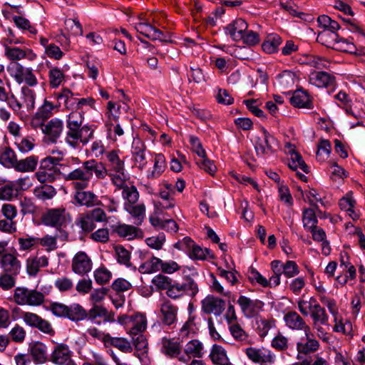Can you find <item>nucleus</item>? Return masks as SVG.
I'll return each mask as SVG.
<instances>
[{"label":"nucleus","instance_id":"obj_63","mask_svg":"<svg viewBox=\"0 0 365 365\" xmlns=\"http://www.w3.org/2000/svg\"><path fill=\"white\" fill-rule=\"evenodd\" d=\"M299 273V267L294 261L289 260L283 265L282 274L287 278L293 277Z\"/></svg>","mask_w":365,"mask_h":365},{"label":"nucleus","instance_id":"obj_38","mask_svg":"<svg viewBox=\"0 0 365 365\" xmlns=\"http://www.w3.org/2000/svg\"><path fill=\"white\" fill-rule=\"evenodd\" d=\"M185 353L194 358H201L203 355V345L197 339L188 341L184 349Z\"/></svg>","mask_w":365,"mask_h":365},{"label":"nucleus","instance_id":"obj_22","mask_svg":"<svg viewBox=\"0 0 365 365\" xmlns=\"http://www.w3.org/2000/svg\"><path fill=\"white\" fill-rule=\"evenodd\" d=\"M306 341H300L297 343V350L298 352L297 359H299L300 354H309L317 351L319 348V343L317 340L313 338V334L311 332L305 334Z\"/></svg>","mask_w":365,"mask_h":365},{"label":"nucleus","instance_id":"obj_45","mask_svg":"<svg viewBox=\"0 0 365 365\" xmlns=\"http://www.w3.org/2000/svg\"><path fill=\"white\" fill-rule=\"evenodd\" d=\"M31 289L26 287H16L14 290V300L19 305H29Z\"/></svg>","mask_w":365,"mask_h":365},{"label":"nucleus","instance_id":"obj_54","mask_svg":"<svg viewBox=\"0 0 365 365\" xmlns=\"http://www.w3.org/2000/svg\"><path fill=\"white\" fill-rule=\"evenodd\" d=\"M123 197L127 200L126 204L134 205L138 200L139 193L135 186H125L123 190Z\"/></svg>","mask_w":365,"mask_h":365},{"label":"nucleus","instance_id":"obj_30","mask_svg":"<svg viewBox=\"0 0 365 365\" xmlns=\"http://www.w3.org/2000/svg\"><path fill=\"white\" fill-rule=\"evenodd\" d=\"M87 317L86 310L79 304L73 303L67 305L66 318L73 322H79L86 319Z\"/></svg>","mask_w":365,"mask_h":365},{"label":"nucleus","instance_id":"obj_50","mask_svg":"<svg viewBox=\"0 0 365 365\" xmlns=\"http://www.w3.org/2000/svg\"><path fill=\"white\" fill-rule=\"evenodd\" d=\"M112 277V273L106 267H101L94 271V279L97 284L103 285L108 283Z\"/></svg>","mask_w":365,"mask_h":365},{"label":"nucleus","instance_id":"obj_48","mask_svg":"<svg viewBox=\"0 0 365 365\" xmlns=\"http://www.w3.org/2000/svg\"><path fill=\"white\" fill-rule=\"evenodd\" d=\"M36 197L42 200H50L56 194L55 188L48 185H43L36 187L34 190Z\"/></svg>","mask_w":365,"mask_h":365},{"label":"nucleus","instance_id":"obj_3","mask_svg":"<svg viewBox=\"0 0 365 365\" xmlns=\"http://www.w3.org/2000/svg\"><path fill=\"white\" fill-rule=\"evenodd\" d=\"M299 312L304 316L310 314L313 320V325H328L329 316L326 310L317 301L314 297H310L309 300L300 299L297 301Z\"/></svg>","mask_w":365,"mask_h":365},{"label":"nucleus","instance_id":"obj_27","mask_svg":"<svg viewBox=\"0 0 365 365\" xmlns=\"http://www.w3.org/2000/svg\"><path fill=\"white\" fill-rule=\"evenodd\" d=\"M103 341L106 346H113L124 353H130L133 351L130 343L125 338L113 337L109 334H106L103 335Z\"/></svg>","mask_w":365,"mask_h":365},{"label":"nucleus","instance_id":"obj_39","mask_svg":"<svg viewBox=\"0 0 365 365\" xmlns=\"http://www.w3.org/2000/svg\"><path fill=\"white\" fill-rule=\"evenodd\" d=\"M282 43V38L277 34H272L263 42L262 48L267 53H273L278 51L279 45Z\"/></svg>","mask_w":365,"mask_h":365},{"label":"nucleus","instance_id":"obj_11","mask_svg":"<svg viewBox=\"0 0 365 365\" xmlns=\"http://www.w3.org/2000/svg\"><path fill=\"white\" fill-rule=\"evenodd\" d=\"M72 351L66 344H57L51 355V361L57 365H76L72 360Z\"/></svg>","mask_w":365,"mask_h":365},{"label":"nucleus","instance_id":"obj_12","mask_svg":"<svg viewBox=\"0 0 365 365\" xmlns=\"http://www.w3.org/2000/svg\"><path fill=\"white\" fill-rule=\"evenodd\" d=\"M245 354L252 362L260 364H272L275 361V355L269 350L248 347Z\"/></svg>","mask_w":365,"mask_h":365},{"label":"nucleus","instance_id":"obj_58","mask_svg":"<svg viewBox=\"0 0 365 365\" xmlns=\"http://www.w3.org/2000/svg\"><path fill=\"white\" fill-rule=\"evenodd\" d=\"M331 143L327 140H322L318 145L317 151V158L319 160H324L325 158H328L331 152Z\"/></svg>","mask_w":365,"mask_h":365},{"label":"nucleus","instance_id":"obj_64","mask_svg":"<svg viewBox=\"0 0 365 365\" xmlns=\"http://www.w3.org/2000/svg\"><path fill=\"white\" fill-rule=\"evenodd\" d=\"M55 287L61 292L71 290L73 287V281L66 277H59L54 282Z\"/></svg>","mask_w":365,"mask_h":365},{"label":"nucleus","instance_id":"obj_17","mask_svg":"<svg viewBox=\"0 0 365 365\" xmlns=\"http://www.w3.org/2000/svg\"><path fill=\"white\" fill-rule=\"evenodd\" d=\"M63 128V121L58 118H53L41 127V130L50 142L56 143L60 137Z\"/></svg>","mask_w":365,"mask_h":365},{"label":"nucleus","instance_id":"obj_1","mask_svg":"<svg viewBox=\"0 0 365 365\" xmlns=\"http://www.w3.org/2000/svg\"><path fill=\"white\" fill-rule=\"evenodd\" d=\"M93 174L98 179H104L108 175L106 167L96 160H88L82 163L81 166L64 175V180L72 181L75 190H85L88 187Z\"/></svg>","mask_w":365,"mask_h":365},{"label":"nucleus","instance_id":"obj_59","mask_svg":"<svg viewBox=\"0 0 365 365\" xmlns=\"http://www.w3.org/2000/svg\"><path fill=\"white\" fill-rule=\"evenodd\" d=\"M152 283L158 289L168 290L172 287V279L162 274H159L153 277Z\"/></svg>","mask_w":365,"mask_h":365},{"label":"nucleus","instance_id":"obj_20","mask_svg":"<svg viewBox=\"0 0 365 365\" xmlns=\"http://www.w3.org/2000/svg\"><path fill=\"white\" fill-rule=\"evenodd\" d=\"M248 25L242 19H237L225 27V32L235 41H238L243 38V34L247 31Z\"/></svg>","mask_w":365,"mask_h":365},{"label":"nucleus","instance_id":"obj_35","mask_svg":"<svg viewBox=\"0 0 365 365\" xmlns=\"http://www.w3.org/2000/svg\"><path fill=\"white\" fill-rule=\"evenodd\" d=\"M38 161V158L35 155H31L25 159L17 160L14 169L19 172H32L35 170Z\"/></svg>","mask_w":365,"mask_h":365},{"label":"nucleus","instance_id":"obj_4","mask_svg":"<svg viewBox=\"0 0 365 365\" xmlns=\"http://www.w3.org/2000/svg\"><path fill=\"white\" fill-rule=\"evenodd\" d=\"M107 222L105 211L99 207L80 215L76 225L85 232H91L96 228V222Z\"/></svg>","mask_w":365,"mask_h":365},{"label":"nucleus","instance_id":"obj_51","mask_svg":"<svg viewBox=\"0 0 365 365\" xmlns=\"http://www.w3.org/2000/svg\"><path fill=\"white\" fill-rule=\"evenodd\" d=\"M271 346L279 351H284L289 347V339L287 337L279 332L272 340Z\"/></svg>","mask_w":365,"mask_h":365},{"label":"nucleus","instance_id":"obj_5","mask_svg":"<svg viewBox=\"0 0 365 365\" xmlns=\"http://www.w3.org/2000/svg\"><path fill=\"white\" fill-rule=\"evenodd\" d=\"M10 76L14 78L16 83H26L29 86H35L38 83L37 78L31 68L23 66L18 62H11L7 68Z\"/></svg>","mask_w":365,"mask_h":365},{"label":"nucleus","instance_id":"obj_37","mask_svg":"<svg viewBox=\"0 0 365 365\" xmlns=\"http://www.w3.org/2000/svg\"><path fill=\"white\" fill-rule=\"evenodd\" d=\"M15 152L9 147L4 148L0 153V163L7 168H14L17 163Z\"/></svg>","mask_w":365,"mask_h":365},{"label":"nucleus","instance_id":"obj_61","mask_svg":"<svg viewBox=\"0 0 365 365\" xmlns=\"http://www.w3.org/2000/svg\"><path fill=\"white\" fill-rule=\"evenodd\" d=\"M66 309L67 305L56 302H51L47 308V309L51 311L54 316L61 318H66Z\"/></svg>","mask_w":365,"mask_h":365},{"label":"nucleus","instance_id":"obj_46","mask_svg":"<svg viewBox=\"0 0 365 365\" xmlns=\"http://www.w3.org/2000/svg\"><path fill=\"white\" fill-rule=\"evenodd\" d=\"M107 158L111 169L120 174L125 172L124 161L120 160L117 152L115 150L110 151L107 155Z\"/></svg>","mask_w":365,"mask_h":365},{"label":"nucleus","instance_id":"obj_16","mask_svg":"<svg viewBox=\"0 0 365 365\" xmlns=\"http://www.w3.org/2000/svg\"><path fill=\"white\" fill-rule=\"evenodd\" d=\"M135 29L138 33L143 35L144 36L150 39L151 41H165V34L162 31L152 26L150 23L147 21L139 22L136 24L135 25Z\"/></svg>","mask_w":365,"mask_h":365},{"label":"nucleus","instance_id":"obj_29","mask_svg":"<svg viewBox=\"0 0 365 365\" xmlns=\"http://www.w3.org/2000/svg\"><path fill=\"white\" fill-rule=\"evenodd\" d=\"M210 358L215 365L230 364L225 349L222 346L216 344H213L211 348Z\"/></svg>","mask_w":365,"mask_h":365},{"label":"nucleus","instance_id":"obj_62","mask_svg":"<svg viewBox=\"0 0 365 365\" xmlns=\"http://www.w3.org/2000/svg\"><path fill=\"white\" fill-rule=\"evenodd\" d=\"M195 242L189 237H184L182 240H179L174 245V247L186 252L188 255L194 247Z\"/></svg>","mask_w":365,"mask_h":365},{"label":"nucleus","instance_id":"obj_52","mask_svg":"<svg viewBox=\"0 0 365 365\" xmlns=\"http://www.w3.org/2000/svg\"><path fill=\"white\" fill-rule=\"evenodd\" d=\"M53 109V105L50 101L45 100L43 104L38 108L36 113L37 119H41V120H46L51 117L52 110Z\"/></svg>","mask_w":365,"mask_h":365},{"label":"nucleus","instance_id":"obj_55","mask_svg":"<svg viewBox=\"0 0 365 365\" xmlns=\"http://www.w3.org/2000/svg\"><path fill=\"white\" fill-rule=\"evenodd\" d=\"M13 21L15 25L20 29L27 30L32 34H36L37 30L31 25L30 21L20 16H13Z\"/></svg>","mask_w":365,"mask_h":365},{"label":"nucleus","instance_id":"obj_26","mask_svg":"<svg viewBox=\"0 0 365 365\" xmlns=\"http://www.w3.org/2000/svg\"><path fill=\"white\" fill-rule=\"evenodd\" d=\"M59 104L63 103L67 109H76L78 93H74L69 88H63L60 92L55 93Z\"/></svg>","mask_w":365,"mask_h":365},{"label":"nucleus","instance_id":"obj_28","mask_svg":"<svg viewBox=\"0 0 365 365\" xmlns=\"http://www.w3.org/2000/svg\"><path fill=\"white\" fill-rule=\"evenodd\" d=\"M162 352L165 355L174 358L179 356L181 353V346L180 342L175 339H168L163 337L162 339Z\"/></svg>","mask_w":365,"mask_h":365},{"label":"nucleus","instance_id":"obj_23","mask_svg":"<svg viewBox=\"0 0 365 365\" xmlns=\"http://www.w3.org/2000/svg\"><path fill=\"white\" fill-rule=\"evenodd\" d=\"M291 104L300 108H313L312 101L307 91L303 89H297L290 98Z\"/></svg>","mask_w":365,"mask_h":365},{"label":"nucleus","instance_id":"obj_57","mask_svg":"<svg viewBox=\"0 0 365 365\" xmlns=\"http://www.w3.org/2000/svg\"><path fill=\"white\" fill-rule=\"evenodd\" d=\"M115 253L118 263L125 264L126 267H130L132 265L130 262V254L123 246H117L115 247Z\"/></svg>","mask_w":365,"mask_h":365},{"label":"nucleus","instance_id":"obj_32","mask_svg":"<svg viewBox=\"0 0 365 365\" xmlns=\"http://www.w3.org/2000/svg\"><path fill=\"white\" fill-rule=\"evenodd\" d=\"M31 356L36 364H43L47 359V349L41 342L34 343L30 349Z\"/></svg>","mask_w":365,"mask_h":365},{"label":"nucleus","instance_id":"obj_42","mask_svg":"<svg viewBox=\"0 0 365 365\" xmlns=\"http://www.w3.org/2000/svg\"><path fill=\"white\" fill-rule=\"evenodd\" d=\"M229 330L232 337L237 341L246 344L249 339L248 334L244 330L238 322L230 324Z\"/></svg>","mask_w":365,"mask_h":365},{"label":"nucleus","instance_id":"obj_9","mask_svg":"<svg viewBox=\"0 0 365 365\" xmlns=\"http://www.w3.org/2000/svg\"><path fill=\"white\" fill-rule=\"evenodd\" d=\"M244 316L252 318L257 316L264 305L259 299H252L246 296L240 295L237 301Z\"/></svg>","mask_w":365,"mask_h":365},{"label":"nucleus","instance_id":"obj_2","mask_svg":"<svg viewBox=\"0 0 365 365\" xmlns=\"http://www.w3.org/2000/svg\"><path fill=\"white\" fill-rule=\"evenodd\" d=\"M83 111L73 110L66 120L65 140L72 148H76L80 143L86 145L93 137V129L88 125H83Z\"/></svg>","mask_w":365,"mask_h":365},{"label":"nucleus","instance_id":"obj_25","mask_svg":"<svg viewBox=\"0 0 365 365\" xmlns=\"http://www.w3.org/2000/svg\"><path fill=\"white\" fill-rule=\"evenodd\" d=\"M162 322L168 326L174 324L177 319L178 307L170 301L164 302L160 307Z\"/></svg>","mask_w":365,"mask_h":365},{"label":"nucleus","instance_id":"obj_44","mask_svg":"<svg viewBox=\"0 0 365 365\" xmlns=\"http://www.w3.org/2000/svg\"><path fill=\"white\" fill-rule=\"evenodd\" d=\"M303 227L305 230H309L317 226L318 220L315 212L312 208H306L302 212Z\"/></svg>","mask_w":365,"mask_h":365},{"label":"nucleus","instance_id":"obj_21","mask_svg":"<svg viewBox=\"0 0 365 365\" xmlns=\"http://www.w3.org/2000/svg\"><path fill=\"white\" fill-rule=\"evenodd\" d=\"M284 319L289 328L294 330H302L304 331V334L307 335L311 329L304 319L294 311L288 312L284 315Z\"/></svg>","mask_w":365,"mask_h":365},{"label":"nucleus","instance_id":"obj_13","mask_svg":"<svg viewBox=\"0 0 365 365\" xmlns=\"http://www.w3.org/2000/svg\"><path fill=\"white\" fill-rule=\"evenodd\" d=\"M72 270L79 275H84L92 269V261L84 252H77L72 259Z\"/></svg>","mask_w":365,"mask_h":365},{"label":"nucleus","instance_id":"obj_60","mask_svg":"<svg viewBox=\"0 0 365 365\" xmlns=\"http://www.w3.org/2000/svg\"><path fill=\"white\" fill-rule=\"evenodd\" d=\"M210 253V250L209 249H202L201 247L195 244L189 254V257L190 259L194 260H205Z\"/></svg>","mask_w":365,"mask_h":365},{"label":"nucleus","instance_id":"obj_56","mask_svg":"<svg viewBox=\"0 0 365 365\" xmlns=\"http://www.w3.org/2000/svg\"><path fill=\"white\" fill-rule=\"evenodd\" d=\"M14 274L4 272L0 276V288L7 291L15 287L16 279Z\"/></svg>","mask_w":365,"mask_h":365},{"label":"nucleus","instance_id":"obj_34","mask_svg":"<svg viewBox=\"0 0 365 365\" xmlns=\"http://www.w3.org/2000/svg\"><path fill=\"white\" fill-rule=\"evenodd\" d=\"M130 334L131 335H138L144 331L147 327L146 317L141 314L131 316L130 324Z\"/></svg>","mask_w":365,"mask_h":365},{"label":"nucleus","instance_id":"obj_24","mask_svg":"<svg viewBox=\"0 0 365 365\" xmlns=\"http://www.w3.org/2000/svg\"><path fill=\"white\" fill-rule=\"evenodd\" d=\"M309 81L311 84L323 88L332 85L335 77L324 71H314L310 74Z\"/></svg>","mask_w":365,"mask_h":365},{"label":"nucleus","instance_id":"obj_41","mask_svg":"<svg viewBox=\"0 0 365 365\" xmlns=\"http://www.w3.org/2000/svg\"><path fill=\"white\" fill-rule=\"evenodd\" d=\"M162 260L156 257H153L150 259L141 264L138 268L140 272L143 274H150L158 272L160 269Z\"/></svg>","mask_w":365,"mask_h":365},{"label":"nucleus","instance_id":"obj_36","mask_svg":"<svg viewBox=\"0 0 365 365\" xmlns=\"http://www.w3.org/2000/svg\"><path fill=\"white\" fill-rule=\"evenodd\" d=\"M339 36L337 33H331L328 31H322L318 34L317 41L328 48L336 47Z\"/></svg>","mask_w":365,"mask_h":365},{"label":"nucleus","instance_id":"obj_8","mask_svg":"<svg viewBox=\"0 0 365 365\" xmlns=\"http://www.w3.org/2000/svg\"><path fill=\"white\" fill-rule=\"evenodd\" d=\"M198 286L195 281L189 276H186L182 283H175L167 290V295L173 299H177L186 293L194 297L198 292Z\"/></svg>","mask_w":365,"mask_h":365},{"label":"nucleus","instance_id":"obj_40","mask_svg":"<svg viewBox=\"0 0 365 365\" xmlns=\"http://www.w3.org/2000/svg\"><path fill=\"white\" fill-rule=\"evenodd\" d=\"M115 232L120 237H128V240L139 237L142 235L140 230L133 225H120L116 227Z\"/></svg>","mask_w":365,"mask_h":365},{"label":"nucleus","instance_id":"obj_31","mask_svg":"<svg viewBox=\"0 0 365 365\" xmlns=\"http://www.w3.org/2000/svg\"><path fill=\"white\" fill-rule=\"evenodd\" d=\"M125 210L134 219V224L140 225L145 217V206L143 204H125Z\"/></svg>","mask_w":365,"mask_h":365},{"label":"nucleus","instance_id":"obj_33","mask_svg":"<svg viewBox=\"0 0 365 365\" xmlns=\"http://www.w3.org/2000/svg\"><path fill=\"white\" fill-rule=\"evenodd\" d=\"M295 83V74L291 71H283L276 78V84L282 90L292 87Z\"/></svg>","mask_w":365,"mask_h":365},{"label":"nucleus","instance_id":"obj_49","mask_svg":"<svg viewBox=\"0 0 365 365\" xmlns=\"http://www.w3.org/2000/svg\"><path fill=\"white\" fill-rule=\"evenodd\" d=\"M4 46L6 56L14 62L25 58L26 56V51L18 47H9L7 45H4Z\"/></svg>","mask_w":365,"mask_h":365},{"label":"nucleus","instance_id":"obj_47","mask_svg":"<svg viewBox=\"0 0 365 365\" xmlns=\"http://www.w3.org/2000/svg\"><path fill=\"white\" fill-rule=\"evenodd\" d=\"M65 75L63 72L57 67L50 69L48 72V81L50 86L53 88L58 87L64 81Z\"/></svg>","mask_w":365,"mask_h":365},{"label":"nucleus","instance_id":"obj_10","mask_svg":"<svg viewBox=\"0 0 365 365\" xmlns=\"http://www.w3.org/2000/svg\"><path fill=\"white\" fill-rule=\"evenodd\" d=\"M66 210L64 208H53L48 210L41 216V221L46 226L60 229L66 224Z\"/></svg>","mask_w":365,"mask_h":365},{"label":"nucleus","instance_id":"obj_15","mask_svg":"<svg viewBox=\"0 0 365 365\" xmlns=\"http://www.w3.org/2000/svg\"><path fill=\"white\" fill-rule=\"evenodd\" d=\"M0 267L4 272L18 275L21 271V264L17 258V253L4 254L1 257Z\"/></svg>","mask_w":365,"mask_h":365},{"label":"nucleus","instance_id":"obj_19","mask_svg":"<svg viewBox=\"0 0 365 365\" xmlns=\"http://www.w3.org/2000/svg\"><path fill=\"white\" fill-rule=\"evenodd\" d=\"M145 149L146 147L141 140L139 138L133 140L131 147V153L135 165L141 170H143L147 165Z\"/></svg>","mask_w":365,"mask_h":365},{"label":"nucleus","instance_id":"obj_14","mask_svg":"<svg viewBox=\"0 0 365 365\" xmlns=\"http://www.w3.org/2000/svg\"><path fill=\"white\" fill-rule=\"evenodd\" d=\"M225 309V301L208 295L202 301V309L206 314H213L215 316H220Z\"/></svg>","mask_w":365,"mask_h":365},{"label":"nucleus","instance_id":"obj_18","mask_svg":"<svg viewBox=\"0 0 365 365\" xmlns=\"http://www.w3.org/2000/svg\"><path fill=\"white\" fill-rule=\"evenodd\" d=\"M73 199L77 205L86 207H92L101 204L96 194L84 190H76Z\"/></svg>","mask_w":365,"mask_h":365},{"label":"nucleus","instance_id":"obj_43","mask_svg":"<svg viewBox=\"0 0 365 365\" xmlns=\"http://www.w3.org/2000/svg\"><path fill=\"white\" fill-rule=\"evenodd\" d=\"M165 159L163 155L157 154L155 157L153 170L148 174L149 179L158 178L165 168Z\"/></svg>","mask_w":365,"mask_h":365},{"label":"nucleus","instance_id":"obj_6","mask_svg":"<svg viewBox=\"0 0 365 365\" xmlns=\"http://www.w3.org/2000/svg\"><path fill=\"white\" fill-rule=\"evenodd\" d=\"M262 135L255 138V149L257 156L264 157L275 153L277 145V139L264 128L261 129Z\"/></svg>","mask_w":365,"mask_h":365},{"label":"nucleus","instance_id":"obj_53","mask_svg":"<svg viewBox=\"0 0 365 365\" xmlns=\"http://www.w3.org/2000/svg\"><path fill=\"white\" fill-rule=\"evenodd\" d=\"M248 278L252 283L256 282L263 287H267L269 285L268 280L254 267L250 268Z\"/></svg>","mask_w":365,"mask_h":365},{"label":"nucleus","instance_id":"obj_7","mask_svg":"<svg viewBox=\"0 0 365 365\" xmlns=\"http://www.w3.org/2000/svg\"><path fill=\"white\" fill-rule=\"evenodd\" d=\"M190 143L191 145L192 150L200 158V159L197 161L198 166L210 175H214L217 170V167L214 164L213 161L207 158L206 152L202 148L199 138L196 136L190 135Z\"/></svg>","mask_w":365,"mask_h":365}]
</instances>
